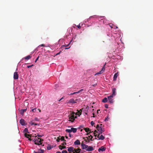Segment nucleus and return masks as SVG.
<instances>
[{
	"label": "nucleus",
	"instance_id": "obj_1",
	"mask_svg": "<svg viewBox=\"0 0 153 153\" xmlns=\"http://www.w3.org/2000/svg\"><path fill=\"white\" fill-rule=\"evenodd\" d=\"M35 138L34 139V142L35 144L37 145H41L42 143V139H41L40 138L37 137V136L35 137Z\"/></svg>",
	"mask_w": 153,
	"mask_h": 153
},
{
	"label": "nucleus",
	"instance_id": "obj_2",
	"mask_svg": "<svg viewBox=\"0 0 153 153\" xmlns=\"http://www.w3.org/2000/svg\"><path fill=\"white\" fill-rule=\"evenodd\" d=\"M75 113L73 112L68 115V117L69 120L68 121L73 122L75 120V118H76V116H75Z\"/></svg>",
	"mask_w": 153,
	"mask_h": 153
},
{
	"label": "nucleus",
	"instance_id": "obj_3",
	"mask_svg": "<svg viewBox=\"0 0 153 153\" xmlns=\"http://www.w3.org/2000/svg\"><path fill=\"white\" fill-rule=\"evenodd\" d=\"M106 64H105V65H104L103 67L102 68V69L99 72H97L95 74V75H98V74H102L104 71L105 69V65Z\"/></svg>",
	"mask_w": 153,
	"mask_h": 153
},
{
	"label": "nucleus",
	"instance_id": "obj_4",
	"mask_svg": "<svg viewBox=\"0 0 153 153\" xmlns=\"http://www.w3.org/2000/svg\"><path fill=\"white\" fill-rule=\"evenodd\" d=\"M113 97V95H111L108 97L109 102L111 103H113L114 102L113 99H112Z\"/></svg>",
	"mask_w": 153,
	"mask_h": 153
},
{
	"label": "nucleus",
	"instance_id": "obj_5",
	"mask_svg": "<svg viewBox=\"0 0 153 153\" xmlns=\"http://www.w3.org/2000/svg\"><path fill=\"white\" fill-rule=\"evenodd\" d=\"M19 76L17 72H15L14 73L13 78L14 79H18Z\"/></svg>",
	"mask_w": 153,
	"mask_h": 153
},
{
	"label": "nucleus",
	"instance_id": "obj_6",
	"mask_svg": "<svg viewBox=\"0 0 153 153\" xmlns=\"http://www.w3.org/2000/svg\"><path fill=\"white\" fill-rule=\"evenodd\" d=\"M82 143L83 142H82V143H81V146L82 148L83 149H86L88 147V146Z\"/></svg>",
	"mask_w": 153,
	"mask_h": 153
},
{
	"label": "nucleus",
	"instance_id": "obj_7",
	"mask_svg": "<svg viewBox=\"0 0 153 153\" xmlns=\"http://www.w3.org/2000/svg\"><path fill=\"white\" fill-rule=\"evenodd\" d=\"M84 130L86 132L88 133L89 131V132L86 134L87 135H88L91 132V130L89 129V128H84Z\"/></svg>",
	"mask_w": 153,
	"mask_h": 153
},
{
	"label": "nucleus",
	"instance_id": "obj_8",
	"mask_svg": "<svg viewBox=\"0 0 153 153\" xmlns=\"http://www.w3.org/2000/svg\"><path fill=\"white\" fill-rule=\"evenodd\" d=\"M31 134H27L26 133L25 134V137H27V138H28V140H30L31 141L32 140V139H31L29 137H31Z\"/></svg>",
	"mask_w": 153,
	"mask_h": 153
},
{
	"label": "nucleus",
	"instance_id": "obj_9",
	"mask_svg": "<svg viewBox=\"0 0 153 153\" xmlns=\"http://www.w3.org/2000/svg\"><path fill=\"white\" fill-rule=\"evenodd\" d=\"M74 150V148L72 147L68 148V151L70 152H73Z\"/></svg>",
	"mask_w": 153,
	"mask_h": 153
},
{
	"label": "nucleus",
	"instance_id": "obj_10",
	"mask_svg": "<svg viewBox=\"0 0 153 153\" xmlns=\"http://www.w3.org/2000/svg\"><path fill=\"white\" fill-rule=\"evenodd\" d=\"M116 88H114L112 90V94L111 95H113V96H115L116 94Z\"/></svg>",
	"mask_w": 153,
	"mask_h": 153
},
{
	"label": "nucleus",
	"instance_id": "obj_11",
	"mask_svg": "<svg viewBox=\"0 0 153 153\" xmlns=\"http://www.w3.org/2000/svg\"><path fill=\"white\" fill-rule=\"evenodd\" d=\"M106 148L105 147H104L103 146H101V147L98 150L99 152L100 151H102V152L104 151L105 150Z\"/></svg>",
	"mask_w": 153,
	"mask_h": 153
},
{
	"label": "nucleus",
	"instance_id": "obj_12",
	"mask_svg": "<svg viewBox=\"0 0 153 153\" xmlns=\"http://www.w3.org/2000/svg\"><path fill=\"white\" fill-rule=\"evenodd\" d=\"M81 149L79 148L75 149L74 148V152L75 153H80Z\"/></svg>",
	"mask_w": 153,
	"mask_h": 153
},
{
	"label": "nucleus",
	"instance_id": "obj_13",
	"mask_svg": "<svg viewBox=\"0 0 153 153\" xmlns=\"http://www.w3.org/2000/svg\"><path fill=\"white\" fill-rule=\"evenodd\" d=\"M25 121L23 119H21L20 121V123L22 126L25 125Z\"/></svg>",
	"mask_w": 153,
	"mask_h": 153
},
{
	"label": "nucleus",
	"instance_id": "obj_14",
	"mask_svg": "<svg viewBox=\"0 0 153 153\" xmlns=\"http://www.w3.org/2000/svg\"><path fill=\"white\" fill-rule=\"evenodd\" d=\"M77 100V99H76V100H74L73 99H71L69 100V102L71 103H76V101Z\"/></svg>",
	"mask_w": 153,
	"mask_h": 153
},
{
	"label": "nucleus",
	"instance_id": "obj_15",
	"mask_svg": "<svg viewBox=\"0 0 153 153\" xmlns=\"http://www.w3.org/2000/svg\"><path fill=\"white\" fill-rule=\"evenodd\" d=\"M86 150L87 151H92L94 150L93 147L91 146H88Z\"/></svg>",
	"mask_w": 153,
	"mask_h": 153
},
{
	"label": "nucleus",
	"instance_id": "obj_16",
	"mask_svg": "<svg viewBox=\"0 0 153 153\" xmlns=\"http://www.w3.org/2000/svg\"><path fill=\"white\" fill-rule=\"evenodd\" d=\"M118 75V74L117 73H115L114 74V77H113V80L114 81H115L116 80L117 78Z\"/></svg>",
	"mask_w": 153,
	"mask_h": 153
},
{
	"label": "nucleus",
	"instance_id": "obj_17",
	"mask_svg": "<svg viewBox=\"0 0 153 153\" xmlns=\"http://www.w3.org/2000/svg\"><path fill=\"white\" fill-rule=\"evenodd\" d=\"M80 143L79 140H77L74 142V144L75 145H80Z\"/></svg>",
	"mask_w": 153,
	"mask_h": 153
},
{
	"label": "nucleus",
	"instance_id": "obj_18",
	"mask_svg": "<svg viewBox=\"0 0 153 153\" xmlns=\"http://www.w3.org/2000/svg\"><path fill=\"white\" fill-rule=\"evenodd\" d=\"M44 150L42 149H39L38 152H34L35 153H43Z\"/></svg>",
	"mask_w": 153,
	"mask_h": 153
},
{
	"label": "nucleus",
	"instance_id": "obj_19",
	"mask_svg": "<svg viewBox=\"0 0 153 153\" xmlns=\"http://www.w3.org/2000/svg\"><path fill=\"white\" fill-rule=\"evenodd\" d=\"M71 131L73 132L74 133H75L76 132L77 129L76 128H71Z\"/></svg>",
	"mask_w": 153,
	"mask_h": 153
},
{
	"label": "nucleus",
	"instance_id": "obj_20",
	"mask_svg": "<svg viewBox=\"0 0 153 153\" xmlns=\"http://www.w3.org/2000/svg\"><path fill=\"white\" fill-rule=\"evenodd\" d=\"M83 139H84V140H85L86 142L88 143L90 142V140L88 139V138L87 137H83Z\"/></svg>",
	"mask_w": 153,
	"mask_h": 153
},
{
	"label": "nucleus",
	"instance_id": "obj_21",
	"mask_svg": "<svg viewBox=\"0 0 153 153\" xmlns=\"http://www.w3.org/2000/svg\"><path fill=\"white\" fill-rule=\"evenodd\" d=\"M27 110V109H22L20 111V113L22 115H23L24 113V112L26 111Z\"/></svg>",
	"mask_w": 153,
	"mask_h": 153
},
{
	"label": "nucleus",
	"instance_id": "obj_22",
	"mask_svg": "<svg viewBox=\"0 0 153 153\" xmlns=\"http://www.w3.org/2000/svg\"><path fill=\"white\" fill-rule=\"evenodd\" d=\"M107 101H108V99H107V98L106 97L104 98L102 100V102H104V103L106 102H107Z\"/></svg>",
	"mask_w": 153,
	"mask_h": 153
},
{
	"label": "nucleus",
	"instance_id": "obj_23",
	"mask_svg": "<svg viewBox=\"0 0 153 153\" xmlns=\"http://www.w3.org/2000/svg\"><path fill=\"white\" fill-rule=\"evenodd\" d=\"M99 131V134H101L104 131V130L102 129L101 127H100V131Z\"/></svg>",
	"mask_w": 153,
	"mask_h": 153
},
{
	"label": "nucleus",
	"instance_id": "obj_24",
	"mask_svg": "<svg viewBox=\"0 0 153 153\" xmlns=\"http://www.w3.org/2000/svg\"><path fill=\"white\" fill-rule=\"evenodd\" d=\"M59 149H60L61 150H62L63 149H65L66 148V147L65 146H62L61 145H59Z\"/></svg>",
	"mask_w": 153,
	"mask_h": 153
},
{
	"label": "nucleus",
	"instance_id": "obj_25",
	"mask_svg": "<svg viewBox=\"0 0 153 153\" xmlns=\"http://www.w3.org/2000/svg\"><path fill=\"white\" fill-rule=\"evenodd\" d=\"M53 148V146L51 145H48V146L47 148V149L48 150H49Z\"/></svg>",
	"mask_w": 153,
	"mask_h": 153
},
{
	"label": "nucleus",
	"instance_id": "obj_26",
	"mask_svg": "<svg viewBox=\"0 0 153 153\" xmlns=\"http://www.w3.org/2000/svg\"><path fill=\"white\" fill-rule=\"evenodd\" d=\"M31 57L30 56L28 55V56H26L24 58V59H26L27 60H28V59H30Z\"/></svg>",
	"mask_w": 153,
	"mask_h": 153
},
{
	"label": "nucleus",
	"instance_id": "obj_27",
	"mask_svg": "<svg viewBox=\"0 0 153 153\" xmlns=\"http://www.w3.org/2000/svg\"><path fill=\"white\" fill-rule=\"evenodd\" d=\"M99 140H103L105 138V137L103 136L102 135H101L99 137Z\"/></svg>",
	"mask_w": 153,
	"mask_h": 153
},
{
	"label": "nucleus",
	"instance_id": "obj_28",
	"mask_svg": "<svg viewBox=\"0 0 153 153\" xmlns=\"http://www.w3.org/2000/svg\"><path fill=\"white\" fill-rule=\"evenodd\" d=\"M60 138L61 140V141H66V140H65V138L64 136H62V137L60 136Z\"/></svg>",
	"mask_w": 153,
	"mask_h": 153
},
{
	"label": "nucleus",
	"instance_id": "obj_29",
	"mask_svg": "<svg viewBox=\"0 0 153 153\" xmlns=\"http://www.w3.org/2000/svg\"><path fill=\"white\" fill-rule=\"evenodd\" d=\"M65 131L66 132H68V133H71L72 131H71V129H67L65 130Z\"/></svg>",
	"mask_w": 153,
	"mask_h": 153
},
{
	"label": "nucleus",
	"instance_id": "obj_30",
	"mask_svg": "<svg viewBox=\"0 0 153 153\" xmlns=\"http://www.w3.org/2000/svg\"><path fill=\"white\" fill-rule=\"evenodd\" d=\"M96 128L97 129L98 131H100V127L99 125H97V126L96 127Z\"/></svg>",
	"mask_w": 153,
	"mask_h": 153
},
{
	"label": "nucleus",
	"instance_id": "obj_31",
	"mask_svg": "<svg viewBox=\"0 0 153 153\" xmlns=\"http://www.w3.org/2000/svg\"><path fill=\"white\" fill-rule=\"evenodd\" d=\"M24 132H27L28 133H29V132H28V129L27 128H25L24 130Z\"/></svg>",
	"mask_w": 153,
	"mask_h": 153
},
{
	"label": "nucleus",
	"instance_id": "obj_32",
	"mask_svg": "<svg viewBox=\"0 0 153 153\" xmlns=\"http://www.w3.org/2000/svg\"><path fill=\"white\" fill-rule=\"evenodd\" d=\"M33 120L32 121H30L29 122V124L31 125H34V123L33 122Z\"/></svg>",
	"mask_w": 153,
	"mask_h": 153
},
{
	"label": "nucleus",
	"instance_id": "obj_33",
	"mask_svg": "<svg viewBox=\"0 0 153 153\" xmlns=\"http://www.w3.org/2000/svg\"><path fill=\"white\" fill-rule=\"evenodd\" d=\"M61 140L60 136H59L57 137V139L56 140V141L58 142H59Z\"/></svg>",
	"mask_w": 153,
	"mask_h": 153
},
{
	"label": "nucleus",
	"instance_id": "obj_34",
	"mask_svg": "<svg viewBox=\"0 0 153 153\" xmlns=\"http://www.w3.org/2000/svg\"><path fill=\"white\" fill-rule=\"evenodd\" d=\"M88 137H89V138H90V137H91V138H90V140H91V141L93 140L92 139V138H93V136H92V135H90L89 136H88Z\"/></svg>",
	"mask_w": 153,
	"mask_h": 153
},
{
	"label": "nucleus",
	"instance_id": "obj_35",
	"mask_svg": "<svg viewBox=\"0 0 153 153\" xmlns=\"http://www.w3.org/2000/svg\"><path fill=\"white\" fill-rule=\"evenodd\" d=\"M33 112H35L36 111V108H35L33 109H32L31 110Z\"/></svg>",
	"mask_w": 153,
	"mask_h": 153
},
{
	"label": "nucleus",
	"instance_id": "obj_36",
	"mask_svg": "<svg viewBox=\"0 0 153 153\" xmlns=\"http://www.w3.org/2000/svg\"><path fill=\"white\" fill-rule=\"evenodd\" d=\"M34 120L36 121H39V119L38 118L36 117L35 118Z\"/></svg>",
	"mask_w": 153,
	"mask_h": 153
},
{
	"label": "nucleus",
	"instance_id": "obj_37",
	"mask_svg": "<svg viewBox=\"0 0 153 153\" xmlns=\"http://www.w3.org/2000/svg\"><path fill=\"white\" fill-rule=\"evenodd\" d=\"M83 90V89H82L80 90H79V91L77 92H76V93H77V94L79 93L80 92L82 91Z\"/></svg>",
	"mask_w": 153,
	"mask_h": 153
},
{
	"label": "nucleus",
	"instance_id": "obj_38",
	"mask_svg": "<svg viewBox=\"0 0 153 153\" xmlns=\"http://www.w3.org/2000/svg\"><path fill=\"white\" fill-rule=\"evenodd\" d=\"M91 124L92 126H93L94 124L95 123L93 121H92L91 122Z\"/></svg>",
	"mask_w": 153,
	"mask_h": 153
},
{
	"label": "nucleus",
	"instance_id": "obj_39",
	"mask_svg": "<svg viewBox=\"0 0 153 153\" xmlns=\"http://www.w3.org/2000/svg\"><path fill=\"white\" fill-rule=\"evenodd\" d=\"M39 47H45V45L44 44H42L40 45Z\"/></svg>",
	"mask_w": 153,
	"mask_h": 153
},
{
	"label": "nucleus",
	"instance_id": "obj_40",
	"mask_svg": "<svg viewBox=\"0 0 153 153\" xmlns=\"http://www.w3.org/2000/svg\"><path fill=\"white\" fill-rule=\"evenodd\" d=\"M105 107L106 108H108V105L107 104H105Z\"/></svg>",
	"mask_w": 153,
	"mask_h": 153
},
{
	"label": "nucleus",
	"instance_id": "obj_41",
	"mask_svg": "<svg viewBox=\"0 0 153 153\" xmlns=\"http://www.w3.org/2000/svg\"><path fill=\"white\" fill-rule=\"evenodd\" d=\"M62 145L63 146H64L66 144V143L65 142H63V143H62Z\"/></svg>",
	"mask_w": 153,
	"mask_h": 153
},
{
	"label": "nucleus",
	"instance_id": "obj_42",
	"mask_svg": "<svg viewBox=\"0 0 153 153\" xmlns=\"http://www.w3.org/2000/svg\"><path fill=\"white\" fill-rule=\"evenodd\" d=\"M77 94L76 92H74V93H71L70 94H68V95H73V94Z\"/></svg>",
	"mask_w": 153,
	"mask_h": 153
},
{
	"label": "nucleus",
	"instance_id": "obj_43",
	"mask_svg": "<svg viewBox=\"0 0 153 153\" xmlns=\"http://www.w3.org/2000/svg\"><path fill=\"white\" fill-rule=\"evenodd\" d=\"M33 66V65H30L27 66V68H30V67H32Z\"/></svg>",
	"mask_w": 153,
	"mask_h": 153
},
{
	"label": "nucleus",
	"instance_id": "obj_44",
	"mask_svg": "<svg viewBox=\"0 0 153 153\" xmlns=\"http://www.w3.org/2000/svg\"><path fill=\"white\" fill-rule=\"evenodd\" d=\"M61 52V51H60L58 53H57V54H56L55 55V56H56L59 54Z\"/></svg>",
	"mask_w": 153,
	"mask_h": 153
},
{
	"label": "nucleus",
	"instance_id": "obj_45",
	"mask_svg": "<svg viewBox=\"0 0 153 153\" xmlns=\"http://www.w3.org/2000/svg\"><path fill=\"white\" fill-rule=\"evenodd\" d=\"M97 85V84H94L92 86V87H95V86L96 85Z\"/></svg>",
	"mask_w": 153,
	"mask_h": 153
},
{
	"label": "nucleus",
	"instance_id": "obj_46",
	"mask_svg": "<svg viewBox=\"0 0 153 153\" xmlns=\"http://www.w3.org/2000/svg\"><path fill=\"white\" fill-rule=\"evenodd\" d=\"M39 56H38L37 57V58L36 59L35 61V62H36V61L38 60V59H39Z\"/></svg>",
	"mask_w": 153,
	"mask_h": 153
},
{
	"label": "nucleus",
	"instance_id": "obj_47",
	"mask_svg": "<svg viewBox=\"0 0 153 153\" xmlns=\"http://www.w3.org/2000/svg\"><path fill=\"white\" fill-rule=\"evenodd\" d=\"M77 27L78 28H79V29L80 28H81V26H80L79 25H78L77 26Z\"/></svg>",
	"mask_w": 153,
	"mask_h": 153
},
{
	"label": "nucleus",
	"instance_id": "obj_48",
	"mask_svg": "<svg viewBox=\"0 0 153 153\" xmlns=\"http://www.w3.org/2000/svg\"><path fill=\"white\" fill-rule=\"evenodd\" d=\"M97 131H96V130H95L94 131V134H96V133H97Z\"/></svg>",
	"mask_w": 153,
	"mask_h": 153
},
{
	"label": "nucleus",
	"instance_id": "obj_49",
	"mask_svg": "<svg viewBox=\"0 0 153 153\" xmlns=\"http://www.w3.org/2000/svg\"><path fill=\"white\" fill-rule=\"evenodd\" d=\"M108 120V117L107 118H106L105 119V121H106Z\"/></svg>",
	"mask_w": 153,
	"mask_h": 153
},
{
	"label": "nucleus",
	"instance_id": "obj_50",
	"mask_svg": "<svg viewBox=\"0 0 153 153\" xmlns=\"http://www.w3.org/2000/svg\"><path fill=\"white\" fill-rule=\"evenodd\" d=\"M69 136L70 137H71L72 136V135L71 134H69Z\"/></svg>",
	"mask_w": 153,
	"mask_h": 153
},
{
	"label": "nucleus",
	"instance_id": "obj_51",
	"mask_svg": "<svg viewBox=\"0 0 153 153\" xmlns=\"http://www.w3.org/2000/svg\"><path fill=\"white\" fill-rule=\"evenodd\" d=\"M37 135V136H38V137H42V136H41V135H39V134H38Z\"/></svg>",
	"mask_w": 153,
	"mask_h": 153
},
{
	"label": "nucleus",
	"instance_id": "obj_52",
	"mask_svg": "<svg viewBox=\"0 0 153 153\" xmlns=\"http://www.w3.org/2000/svg\"><path fill=\"white\" fill-rule=\"evenodd\" d=\"M93 116H92V117H95V116H94V113H93Z\"/></svg>",
	"mask_w": 153,
	"mask_h": 153
},
{
	"label": "nucleus",
	"instance_id": "obj_53",
	"mask_svg": "<svg viewBox=\"0 0 153 153\" xmlns=\"http://www.w3.org/2000/svg\"><path fill=\"white\" fill-rule=\"evenodd\" d=\"M110 26V27H111V28H113V27H112V25H109Z\"/></svg>",
	"mask_w": 153,
	"mask_h": 153
},
{
	"label": "nucleus",
	"instance_id": "obj_54",
	"mask_svg": "<svg viewBox=\"0 0 153 153\" xmlns=\"http://www.w3.org/2000/svg\"><path fill=\"white\" fill-rule=\"evenodd\" d=\"M56 153H61L60 152L57 151L56 152Z\"/></svg>",
	"mask_w": 153,
	"mask_h": 153
},
{
	"label": "nucleus",
	"instance_id": "obj_55",
	"mask_svg": "<svg viewBox=\"0 0 153 153\" xmlns=\"http://www.w3.org/2000/svg\"><path fill=\"white\" fill-rule=\"evenodd\" d=\"M100 111V109H98V110H97V113H99V111Z\"/></svg>",
	"mask_w": 153,
	"mask_h": 153
},
{
	"label": "nucleus",
	"instance_id": "obj_56",
	"mask_svg": "<svg viewBox=\"0 0 153 153\" xmlns=\"http://www.w3.org/2000/svg\"><path fill=\"white\" fill-rule=\"evenodd\" d=\"M34 125H37L38 124L37 123H34Z\"/></svg>",
	"mask_w": 153,
	"mask_h": 153
},
{
	"label": "nucleus",
	"instance_id": "obj_57",
	"mask_svg": "<svg viewBox=\"0 0 153 153\" xmlns=\"http://www.w3.org/2000/svg\"><path fill=\"white\" fill-rule=\"evenodd\" d=\"M99 135H100V134H98V135L97 136V137H98L99 139V137H100V136H99Z\"/></svg>",
	"mask_w": 153,
	"mask_h": 153
},
{
	"label": "nucleus",
	"instance_id": "obj_58",
	"mask_svg": "<svg viewBox=\"0 0 153 153\" xmlns=\"http://www.w3.org/2000/svg\"><path fill=\"white\" fill-rule=\"evenodd\" d=\"M38 110H39V112H40L41 111V110L40 109H38Z\"/></svg>",
	"mask_w": 153,
	"mask_h": 153
},
{
	"label": "nucleus",
	"instance_id": "obj_59",
	"mask_svg": "<svg viewBox=\"0 0 153 153\" xmlns=\"http://www.w3.org/2000/svg\"><path fill=\"white\" fill-rule=\"evenodd\" d=\"M94 136H95V137H97V134H94Z\"/></svg>",
	"mask_w": 153,
	"mask_h": 153
},
{
	"label": "nucleus",
	"instance_id": "obj_60",
	"mask_svg": "<svg viewBox=\"0 0 153 153\" xmlns=\"http://www.w3.org/2000/svg\"><path fill=\"white\" fill-rule=\"evenodd\" d=\"M88 108H89V107L88 106H87V107H86V109H88Z\"/></svg>",
	"mask_w": 153,
	"mask_h": 153
},
{
	"label": "nucleus",
	"instance_id": "obj_61",
	"mask_svg": "<svg viewBox=\"0 0 153 153\" xmlns=\"http://www.w3.org/2000/svg\"><path fill=\"white\" fill-rule=\"evenodd\" d=\"M63 99V98H61L60 100H59V101H61Z\"/></svg>",
	"mask_w": 153,
	"mask_h": 153
},
{
	"label": "nucleus",
	"instance_id": "obj_62",
	"mask_svg": "<svg viewBox=\"0 0 153 153\" xmlns=\"http://www.w3.org/2000/svg\"><path fill=\"white\" fill-rule=\"evenodd\" d=\"M65 138H68V137H67V136H65Z\"/></svg>",
	"mask_w": 153,
	"mask_h": 153
},
{
	"label": "nucleus",
	"instance_id": "obj_63",
	"mask_svg": "<svg viewBox=\"0 0 153 153\" xmlns=\"http://www.w3.org/2000/svg\"><path fill=\"white\" fill-rule=\"evenodd\" d=\"M73 153H72V152H70V153H75L74 152H72Z\"/></svg>",
	"mask_w": 153,
	"mask_h": 153
},
{
	"label": "nucleus",
	"instance_id": "obj_64",
	"mask_svg": "<svg viewBox=\"0 0 153 153\" xmlns=\"http://www.w3.org/2000/svg\"><path fill=\"white\" fill-rule=\"evenodd\" d=\"M116 28H118V27L117 26H116Z\"/></svg>",
	"mask_w": 153,
	"mask_h": 153
}]
</instances>
